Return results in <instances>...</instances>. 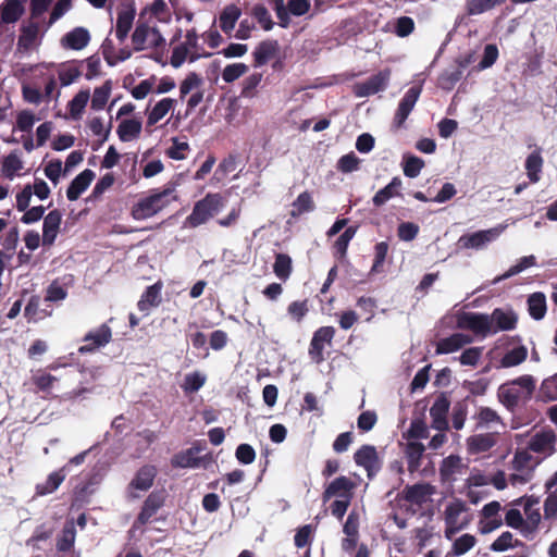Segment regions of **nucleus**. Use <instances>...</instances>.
Listing matches in <instances>:
<instances>
[{"label":"nucleus","instance_id":"nucleus-57","mask_svg":"<svg viewBox=\"0 0 557 557\" xmlns=\"http://www.w3.org/2000/svg\"><path fill=\"white\" fill-rule=\"evenodd\" d=\"M520 542L513 540V535L506 531L503 532L491 545L493 552H505L509 548L516 547Z\"/></svg>","mask_w":557,"mask_h":557},{"label":"nucleus","instance_id":"nucleus-21","mask_svg":"<svg viewBox=\"0 0 557 557\" xmlns=\"http://www.w3.org/2000/svg\"><path fill=\"white\" fill-rule=\"evenodd\" d=\"M89 32L85 27H75L62 37L61 45L66 49L82 50L89 44Z\"/></svg>","mask_w":557,"mask_h":557},{"label":"nucleus","instance_id":"nucleus-58","mask_svg":"<svg viewBox=\"0 0 557 557\" xmlns=\"http://www.w3.org/2000/svg\"><path fill=\"white\" fill-rule=\"evenodd\" d=\"M75 535H76V531H75L74 523L72 521L67 522L64 525L62 534L58 541V549L63 550V552L69 550L74 544Z\"/></svg>","mask_w":557,"mask_h":557},{"label":"nucleus","instance_id":"nucleus-26","mask_svg":"<svg viewBox=\"0 0 557 557\" xmlns=\"http://www.w3.org/2000/svg\"><path fill=\"white\" fill-rule=\"evenodd\" d=\"M163 496L161 493H151L145 500L143 509L137 518V523L145 524L157 512L163 504Z\"/></svg>","mask_w":557,"mask_h":557},{"label":"nucleus","instance_id":"nucleus-11","mask_svg":"<svg viewBox=\"0 0 557 557\" xmlns=\"http://www.w3.org/2000/svg\"><path fill=\"white\" fill-rule=\"evenodd\" d=\"M555 442L556 435L552 430H542L532 435L528 448L543 457H548L555 453Z\"/></svg>","mask_w":557,"mask_h":557},{"label":"nucleus","instance_id":"nucleus-14","mask_svg":"<svg viewBox=\"0 0 557 557\" xmlns=\"http://www.w3.org/2000/svg\"><path fill=\"white\" fill-rule=\"evenodd\" d=\"M355 483L346 476H339L333 480L323 493V502L326 503L332 497L352 498Z\"/></svg>","mask_w":557,"mask_h":557},{"label":"nucleus","instance_id":"nucleus-31","mask_svg":"<svg viewBox=\"0 0 557 557\" xmlns=\"http://www.w3.org/2000/svg\"><path fill=\"white\" fill-rule=\"evenodd\" d=\"M537 462L533 460L530 451L527 449L517 450L511 461L512 469L517 472L533 474L534 467Z\"/></svg>","mask_w":557,"mask_h":557},{"label":"nucleus","instance_id":"nucleus-54","mask_svg":"<svg viewBox=\"0 0 557 557\" xmlns=\"http://www.w3.org/2000/svg\"><path fill=\"white\" fill-rule=\"evenodd\" d=\"M424 166V161L416 156L404 157V174L407 177H417Z\"/></svg>","mask_w":557,"mask_h":557},{"label":"nucleus","instance_id":"nucleus-8","mask_svg":"<svg viewBox=\"0 0 557 557\" xmlns=\"http://www.w3.org/2000/svg\"><path fill=\"white\" fill-rule=\"evenodd\" d=\"M458 325L460 327L472 330L474 333L482 336L496 333L495 326H493V321L491 320V315L486 314L472 312L463 313L458 320Z\"/></svg>","mask_w":557,"mask_h":557},{"label":"nucleus","instance_id":"nucleus-64","mask_svg":"<svg viewBox=\"0 0 557 557\" xmlns=\"http://www.w3.org/2000/svg\"><path fill=\"white\" fill-rule=\"evenodd\" d=\"M308 312L307 301H293L287 307V314L293 321L300 322Z\"/></svg>","mask_w":557,"mask_h":557},{"label":"nucleus","instance_id":"nucleus-55","mask_svg":"<svg viewBox=\"0 0 557 557\" xmlns=\"http://www.w3.org/2000/svg\"><path fill=\"white\" fill-rule=\"evenodd\" d=\"M203 84L202 78L195 72L189 73L185 79L181 83L180 94L181 98H184L193 90H198Z\"/></svg>","mask_w":557,"mask_h":557},{"label":"nucleus","instance_id":"nucleus-18","mask_svg":"<svg viewBox=\"0 0 557 557\" xmlns=\"http://www.w3.org/2000/svg\"><path fill=\"white\" fill-rule=\"evenodd\" d=\"M112 337L111 329L102 324L98 329L89 332L84 341L87 343L86 345L79 347V352H89L95 350L96 348L102 347L107 345Z\"/></svg>","mask_w":557,"mask_h":557},{"label":"nucleus","instance_id":"nucleus-12","mask_svg":"<svg viewBox=\"0 0 557 557\" xmlns=\"http://www.w3.org/2000/svg\"><path fill=\"white\" fill-rule=\"evenodd\" d=\"M334 334L335 330L332 326H323L314 332L310 343L309 355L315 363H320L324 360V346L325 344H331Z\"/></svg>","mask_w":557,"mask_h":557},{"label":"nucleus","instance_id":"nucleus-29","mask_svg":"<svg viewBox=\"0 0 557 557\" xmlns=\"http://www.w3.org/2000/svg\"><path fill=\"white\" fill-rule=\"evenodd\" d=\"M242 11L235 4L226 5L222 13L220 14L219 23L221 29L225 34H230L234 27L238 18L240 17Z\"/></svg>","mask_w":557,"mask_h":557},{"label":"nucleus","instance_id":"nucleus-20","mask_svg":"<svg viewBox=\"0 0 557 557\" xmlns=\"http://www.w3.org/2000/svg\"><path fill=\"white\" fill-rule=\"evenodd\" d=\"M470 343H472V337L470 335L463 333H455L437 342L436 354H451L463 348Z\"/></svg>","mask_w":557,"mask_h":557},{"label":"nucleus","instance_id":"nucleus-35","mask_svg":"<svg viewBox=\"0 0 557 557\" xmlns=\"http://www.w3.org/2000/svg\"><path fill=\"white\" fill-rule=\"evenodd\" d=\"M89 98L90 92L88 89L81 90L74 96V98L67 104V109L72 119L78 120L82 117Z\"/></svg>","mask_w":557,"mask_h":557},{"label":"nucleus","instance_id":"nucleus-45","mask_svg":"<svg viewBox=\"0 0 557 557\" xmlns=\"http://www.w3.org/2000/svg\"><path fill=\"white\" fill-rule=\"evenodd\" d=\"M293 209L290 214L293 216H298L307 212H311L314 210V202L312 200L311 195L308 191L301 193L293 202Z\"/></svg>","mask_w":557,"mask_h":557},{"label":"nucleus","instance_id":"nucleus-37","mask_svg":"<svg viewBox=\"0 0 557 557\" xmlns=\"http://www.w3.org/2000/svg\"><path fill=\"white\" fill-rule=\"evenodd\" d=\"M529 313L534 320H542L546 313V298L542 293H534L528 298Z\"/></svg>","mask_w":557,"mask_h":557},{"label":"nucleus","instance_id":"nucleus-2","mask_svg":"<svg viewBox=\"0 0 557 557\" xmlns=\"http://www.w3.org/2000/svg\"><path fill=\"white\" fill-rule=\"evenodd\" d=\"M180 178L173 180L164 185L162 190L152 193L150 196L140 200L132 209V215L135 220H146L159 213L173 201L178 200L177 187Z\"/></svg>","mask_w":557,"mask_h":557},{"label":"nucleus","instance_id":"nucleus-42","mask_svg":"<svg viewBox=\"0 0 557 557\" xmlns=\"http://www.w3.org/2000/svg\"><path fill=\"white\" fill-rule=\"evenodd\" d=\"M112 91V82L106 81L103 85L95 88L91 97V108L96 111L102 110L107 104Z\"/></svg>","mask_w":557,"mask_h":557},{"label":"nucleus","instance_id":"nucleus-49","mask_svg":"<svg viewBox=\"0 0 557 557\" xmlns=\"http://www.w3.org/2000/svg\"><path fill=\"white\" fill-rule=\"evenodd\" d=\"M275 275L285 281L289 277L292 272V259L285 253H277L273 265Z\"/></svg>","mask_w":557,"mask_h":557},{"label":"nucleus","instance_id":"nucleus-36","mask_svg":"<svg viewBox=\"0 0 557 557\" xmlns=\"http://www.w3.org/2000/svg\"><path fill=\"white\" fill-rule=\"evenodd\" d=\"M401 187V180L399 177H394L389 184H387L384 188L380 189L373 197L372 201L376 207L383 206L389 199L395 197L398 194V189Z\"/></svg>","mask_w":557,"mask_h":557},{"label":"nucleus","instance_id":"nucleus-50","mask_svg":"<svg viewBox=\"0 0 557 557\" xmlns=\"http://www.w3.org/2000/svg\"><path fill=\"white\" fill-rule=\"evenodd\" d=\"M476 543V539L471 534H462L458 539H456L453 543L451 554L454 556H460L468 553L470 549L474 547Z\"/></svg>","mask_w":557,"mask_h":557},{"label":"nucleus","instance_id":"nucleus-5","mask_svg":"<svg viewBox=\"0 0 557 557\" xmlns=\"http://www.w3.org/2000/svg\"><path fill=\"white\" fill-rule=\"evenodd\" d=\"M508 227V223H500L488 230H481L459 237L458 245L463 249L481 250L495 242Z\"/></svg>","mask_w":557,"mask_h":557},{"label":"nucleus","instance_id":"nucleus-46","mask_svg":"<svg viewBox=\"0 0 557 557\" xmlns=\"http://www.w3.org/2000/svg\"><path fill=\"white\" fill-rule=\"evenodd\" d=\"M543 159L540 152H532L525 161V170L528 177L532 183H536L540 180V172L542 171Z\"/></svg>","mask_w":557,"mask_h":557},{"label":"nucleus","instance_id":"nucleus-51","mask_svg":"<svg viewBox=\"0 0 557 557\" xmlns=\"http://www.w3.org/2000/svg\"><path fill=\"white\" fill-rule=\"evenodd\" d=\"M206 375L200 372H191L185 375L182 388L186 393H194L199 391L206 383Z\"/></svg>","mask_w":557,"mask_h":557},{"label":"nucleus","instance_id":"nucleus-7","mask_svg":"<svg viewBox=\"0 0 557 557\" xmlns=\"http://www.w3.org/2000/svg\"><path fill=\"white\" fill-rule=\"evenodd\" d=\"M135 51L154 49L164 46L165 39L156 27L138 24L132 35Z\"/></svg>","mask_w":557,"mask_h":557},{"label":"nucleus","instance_id":"nucleus-3","mask_svg":"<svg viewBox=\"0 0 557 557\" xmlns=\"http://www.w3.org/2000/svg\"><path fill=\"white\" fill-rule=\"evenodd\" d=\"M442 517L445 523V537L451 540L455 534L468 528L471 515L466 502L454 498L444 504Z\"/></svg>","mask_w":557,"mask_h":557},{"label":"nucleus","instance_id":"nucleus-23","mask_svg":"<svg viewBox=\"0 0 557 557\" xmlns=\"http://www.w3.org/2000/svg\"><path fill=\"white\" fill-rule=\"evenodd\" d=\"M135 15V9L132 7L123 8L119 11L115 25V36L121 42L126 39L133 26Z\"/></svg>","mask_w":557,"mask_h":557},{"label":"nucleus","instance_id":"nucleus-44","mask_svg":"<svg viewBox=\"0 0 557 557\" xmlns=\"http://www.w3.org/2000/svg\"><path fill=\"white\" fill-rule=\"evenodd\" d=\"M504 1L505 0H467L466 11L469 15H480L492 10Z\"/></svg>","mask_w":557,"mask_h":557},{"label":"nucleus","instance_id":"nucleus-61","mask_svg":"<svg viewBox=\"0 0 557 557\" xmlns=\"http://www.w3.org/2000/svg\"><path fill=\"white\" fill-rule=\"evenodd\" d=\"M482 354V347H471L462 351V354L459 356V361L462 366L474 367L481 359Z\"/></svg>","mask_w":557,"mask_h":557},{"label":"nucleus","instance_id":"nucleus-48","mask_svg":"<svg viewBox=\"0 0 557 557\" xmlns=\"http://www.w3.org/2000/svg\"><path fill=\"white\" fill-rule=\"evenodd\" d=\"M23 169V161L16 152L7 156L2 162V172L5 177L13 180L14 176Z\"/></svg>","mask_w":557,"mask_h":557},{"label":"nucleus","instance_id":"nucleus-16","mask_svg":"<svg viewBox=\"0 0 557 557\" xmlns=\"http://www.w3.org/2000/svg\"><path fill=\"white\" fill-rule=\"evenodd\" d=\"M354 459L358 466L367 470L369 476H372L380 469L379 457L374 446L363 445L355 453Z\"/></svg>","mask_w":557,"mask_h":557},{"label":"nucleus","instance_id":"nucleus-34","mask_svg":"<svg viewBox=\"0 0 557 557\" xmlns=\"http://www.w3.org/2000/svg\"><path fill=\"white\" fill-rule=\"evenodd\" d=\"M463 468L459 456L450 455L446 457L441 465L440 472L445 480H453L456 474H460Z\"/></svg>","mask_w":557,"mask_h":557},{"label":"nucleus","instance_id":"nucleus-53","mask_svg":"<svg viewBox=\"0 0 557 557\" xmlns=\"http://www.w3.org/2000/svg\"><path fill=\"white\" fill-rule=\"evenodd\" d=\"M540 397L545 401L557 400V374L542 382L540 386Z\"/></svg>","mask_w":557,"mask_h":557},{"label":"nucleus","instance_id":"nucleus-56","mask_svg":"<svg viewBox=\"0 0 557 557\" xmlns=\"http://www.w3.org/2000/svg\"><path fill=\"white\" fill-rule=\"evenodd\" d=\"M248 71V66L244 63H233L224 67L222 78L225 83H233Z\"/></svg>","mask_w":557,"mask_h":557},{"label":"nucleus","instance_id":"nucleus-38","mask_svg":"<svg viewBox=\"0 0 557 557\" xmlns=\"http://www.w3.org/2000/svg\"><path fill=\"white\" fill-rule=\"evenodd\" d=\"M425 450L422 443L417 441H409L406 446V456L408 459V468L410 471H414L420 466V460Z\"/></svg>","mask_w":557,"mask_h":557},{"label":"nucleus","instance_id":"nucleus-30","mask_svg":"<svg viewBox=\"0 0 557 557\" xmlns=\"http://www.w3.org/2000/svg\"><path fill=\"white\" fill-rule=\"evenodd\" d=\"M119 138L124 141L136 139L141 132V122L135 119L124 120L117 127Z\"/></svg>","mask_w":557,"mask_h":557},{"label":"nucleus","instance_id":"nucleus-43","mask_svg":"<svg viewBox=\"0 0 557 557\" xmlns=\"http://www.w3.org/2000/svg\"><path fill=\"white\" fill-rule=\"evenodd\" d=\"M478 425L482 428L504 426L500 416L490 407L480 408L478 414Z\"/></svg>","mask_w":557,"mask_h":557},{"label":"nucleus","instance_id":"nucleus-24","mask_svg":"<svg viewBox=\"0 0 557 557\" xmlns=\"http://www.w3.org/2000/svg\"><path fill=\"white\" fill-rule=\"evenodd\" d=\"M161 289L162 284L159 282L149 286L137 304L138 309L148 314L151 308L158 307L161 302Z\"/></svg>","mask_w":557,"mask_h":557},{"label":"nucleus","instance_id":"nucleus-27","mask_svg":"<svg viewBox=\"0 0 557 557\" xmlns=\"http://www.w3.org/2000/svg\"><path fill=\"white\" fill-rule=\"evenodd\" d=\"M199 453L200 448L198 447H191L181 451L173 457L172 465L178 468H198L200 466Z\"/></svg>","mask_w":557,"mask_h":557},{"label":"nucleus","instance_id":"nucleus-32","mask_svg":"<svg viewBox=\"0 0 557 557\" xmlns=\"http://www.w3.org/2000/svg\"><path fill=\"white\" fill-rule=\"evenodd\" d=\"M536 264V258L533 255L520 258L516 264L511 265L504 274L495 277L493 284H497L504 280H507L513 275H517L524 270L534 267Z\"/></svg>","mask_w":557,"mask_h":557},{"label":"nucleus","instance_id":"nucleus-13","mask_svg":"<svg viewBox=\"0 0 557 557\" xmlns=\"http://www.w3.org/2000/svg\"><path fill=\"white\" fill-rule=\"evenodd\" d=\"M422 91L421 85H414L410 87L398 104V109L395 113L394 121L397 126H401L407 120L408 115L414 108Z\"/></svg>","mask_w":557,"mask_h":557},{"label":"nucleus","instance_id":"nucleus-47","mask_svg":"<svg viewBox=\"0 0 557 557\" xmlns=\"http://www.w3.org/2000/svg\"><path fill=\"white\" fill-rule=\"evenodd\" d=\"M63 471L64 470L61 469L60 471H55L49 474L47 481L44 484L37 486V494L47 495L54 492L65 479Z\"/></svg>","mask_w":557,"mask_h":557},{"label":"nucleus","instance_id":"nucleus-59","mask_svg":"<svg viewBox=\"0 0 557 557\" xmlns=\"http://www.w3.org/2000/svg\"><path fill=\"white\" fill-rule=\"evenodd\" d=\"M252 15L261 25L264 30H270L273 27L271 14L268 9L262 4H257L252 9Z\"/></svg>","mask_w":557,"mask_h":557},{"label":"nucleus","instance_id":"nucleus-17","mask_svg":"<svg viewBox=\"0 0 557 557\" xmlns=\"http://www.w3.org/2000/svg\"><path fill=\"white\" fill-rule=\"evenodd\" d=\"M62 221V213L59 210L50 211L44 218L42 245L50 247L57 239Z\"/></svg>","mask_w":557,"mask_h":557},{"label":"nucleus","instance_id":"nucleus-60","mask_svg":"<svg viewBox=\"0 0 557 557\" xmlns=\"http://www.w3.org/2000/svg\"><path fill=\"white\" fill-rule=\"evenodd\" d=\"M37 120L32 111L23 110L16 116V128L21 132H30Z\"/></svg>","mask_w":557,"mask_h":557},{"label":"nucleus","instance_id":"nucleus-15","mask_svg":"<svg viewBox=\"0 0 557 557\" xmlns=\"http://www.w3.org/2000/svg\"><path fill=\"white\" fill-rule=\"evenodd\" d=\"M156 475H157L156 467L149 466V465L141 467L135 474L132 482L129 483V492H131L132 497H134V498L139 497V495L135 494L134 491H139V492L148 491L152 486Z\"/></svg>","mask_w":557,"mask_h":557},{"label":"nucleus","instance_id":"nucleus-19","mask_svg":"<svg viewBox=\"0 0 557 557\" xmlns=\"http://www.w3.org/2000/svg\"><path fill=\"white\" fill-rule=\"evenodd\" d=\"M449 409V401L446 397H438L430 408L432 419L431 426L437 431H445L448 428L446 414Z\"/></svg>","mask_w":557,"mask_h":557},{"label":"nucleus","instance_id":"nucleus-63","mask_svg":"<svg viewBox=\"0 0 557 557\" xmlns=\"http://www.w3.org/2000/svg\"><path fill=\"white\" fill-rule=\"evenodd\" d=\"M359 163V158L354 152H350L338 160L337 169L343 173H350L358 170Z\"/></svg>","mask_w":557,"mask_h":557},{"label":"nucleus","instance_id":"nucleus-22","mask_svg":"<svg viewBox=\"0 0 557 557\" xmlns=\"http://www.w3.org/2000/svg\"><path fill=\"white\" fill-rule=\"evenodd\" d=\"M95 178V173L86 169L79 173L70 184L66 190V197L69 200L74 201L89 187L90 183Z\"/></svg>","mask_w":557,"mask_h":557},{"label":"nucleus","instance_id":"nucleus-33","mask_svg":"<svg viewBox=\"0 0 557 557\" xmlns=\"http://www.w3.org/2000/svg\"><path fill=\"white\" fill-rule=\"evenodd\" d=\"M528 357V348L523 345L516 346L505 352L500 359L503 368H512L521 364Z\"/></svg>","mask_w":557,"mask_h":557},{"label":"nucleus","instance_id":"nucleus-41","mask_svg":"<svg viewBox=\"0 0 557 557\" xmlns=\"http://www.w3.org/2000/svg\"><path fill=\"white\" fill-rule=\"evenodd\" d=\"M276 49L275 41L268 40L259 44L253 52L256 64L263 65L269 62L275 55Z\"/></svg>","mask_w":557,"mask_h":557},{"label":"nucleus","instance_id":"nucleus-9","mask_svg":"<svg viewBox=\"0 0 557 557\" xmlns=\"http://www.w3.org/2000/svg\"><path fill=\"white\" fill-rule=\"evenodd\" d=\"M389 77V70L381 71L377 74L371 76L366 82L356 84L354 86V92L359 98L369 97L374 94H377L379 91H382L387 87Z\"/></svg>","mask_w":557,"mask_h":557},{"label":"nucleus","instance_id":"nucleus-39","mask_svg":"<svg viewBox=\"0 0 557 557\" xmlns=\"http://www.w3.org/2000/svg\"><path fill=\"white\" fill-rule=\"evenodd\" d=\"M1 20L4 23H13L18 20L23 13L22 0H7L0 9Z\"/></svg>","mask_w":557,"mask_h":557},{"label":"nucleus","instance_id":"nucleus-25","mask_svg":"<svg viewBox=\"0 0 557 557\" xmlns=\"http://www.w3.org/2000/svg\"><path fill=\"white\" fill-rule=\"evenodd\" d=\"M433 493L434 487L428 483L416 484L405 490L406 499L417 505L426 503Z\"/></svg>","mask_w":557,"mask_h":557},{"label":"nucleus","instance_id":"nucleus-40","mask_svg":"<svg viewBox=\"0 0 557 557\" xmlns=\"http://www.w3.org/2000/svg\"><path fill=\"white\" fill-rule=\"evenodd\" d=\"M174 102L171 98H163L157 102L148 114V124L154 125L162 120L173 109Z\"/></svg>","mask_w":557,"mask_h":557},{"label":"nucleus","instance_id":"nucleus-6","mask_svg":"<svg viewBox=\"0 0 557 557\" xmlns=\"http://www.w3.org/2000/svg\"><path fill=\"white\" fill-rule=\"evenodd\" d=\"M201 55L198 49V35L193 28L187 30L185 40L173 49L170 63L173 67L178 69L187 59L194 62Z\"/></svg>","mask_w":557,"mask_h":557},{"label":"nucleus","instance_id":"nucleus-4","mask_svg":"<svg viewBox=\"0 0 557 557\" xmlns=\"http://www.w3.org/2000/svg\"><path fill=\"white\" fill-rule=\"evenodd\" d=\"M223 207V198L220 194H208L203 199L197 201L191 213L186 218L185 227H197L205 224L210 218L218 213Z\"/></svg>","mask_w":557,"mask_h":557},{"label":"nucleus","instance_id":"nucleus-62","mask_svg":"<svg viewBox=\"0 0 557 557\" xmlns=\"http://www.w3.org/2000/svg\"><path fill=\"white\" fill-rule=\"evenodd\" d=\"M58 379L49 373L38 371L33 376L34 384L42 392H49Z\"/></svg>","mask_w":557,"mask_h":557},{"label":"nucleus","instance_id":"nucleus-10","mask_svg":"<svg viewBox=\"0 0 557 557\" xmlns=\"http://www.w3.org/2000/svg\"><path fill=\"white\" fill-rule=\"evenodd\" d=\"M498 432L476 433L466 440L467 451L479 455L490 451L498 443Z\"/></svg>","mask_w":557,"mask_h":557},{"label":"nucleus","instance_id":"nucleus-1","mask_svg":"<svg viewBox=\"0 0 557 557\" xmlns=\"http://www.w3.org/2000/svg\"><path fill=\"white\" fill-rule=\"evenodd\" d=\"M535 387L536 380L530 374H524L502 384L497 389V398L502 405L513 412L532 398Z\"/></svg>","mask_w":557,"mask_h":557},{"label":"nucleus","instance_id":"nucleus-52","mask_svg":"<svg viewBox=\"0 0 557 557\" xmlns=\"http://www.w3.org/2000/svg\"><path fill=\"white\" fill-rule=\"evenodd\" d=\"M39 34V22L30 23L25 26L18 39V45L25 49L33 46Z\"/></svg>","mask_w":557,"mask_h":557},{"label":"nucleus","instance_id":"nucleus-28","mask_svg":"<svg viewBox=\"0 0 557 557\" xmlns=\"http://www.w3.org/2000/svg\"><path fill=\"white\" fill-rule=\"evenodd\" d=\"M493 326H495L496 333L498 331H509L515 329L517 323V315L512 311H503L495 309L491 314Z\"/></svg>","mask_w":557,"mask_h":557}]
</instances>
